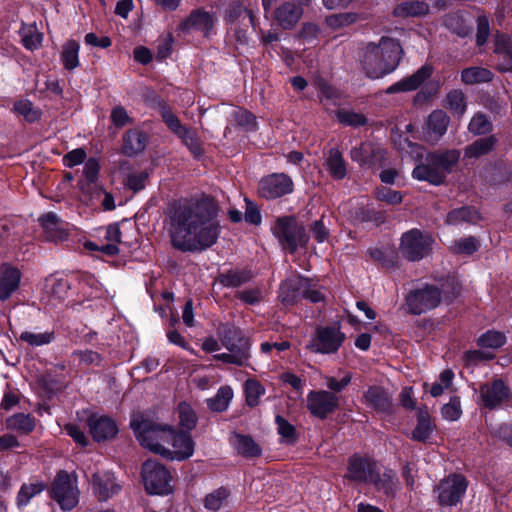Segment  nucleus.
<instances>
[{"label":"nucleus","mask_w":512,"mask_h":512,"mask_svg":"<svg viewBox=\"0 0 512 512\" xmlns=\"http://www.w3.org/2000/svg\"><path fill=\"white\" fill-rule=\"evenodd\" d=\"M39 223L44 232L53 239H62L64 235L63 229L59 227L60 219L53 213L48 212L39 218Z\"/></svg>","instance_id":"49530a36"},{"label":"nucleus","mask_w":512,"mask_h":512,"mask_svg":"<svg viewBox=\"0 0 512 512\" xmlns=\"http://www.w3.org/2000/svg\"><path fill=\"white\" fill-rule=\"evenodd\" d=\"M359 14L355 12H344L339 14L330 15L326 18L327 24L334 28H342L345 26H349L358 21Z\"/></svg>","instance_id":"e2e57ef3"},{"label":"nucleus","mask_w":512,"mask_h":512,"mask_svg":"<svg viewBox=\"0 0 512 512\" xmlns=\"http://www.w3.org/2000/svg\"><path fill=\"white\" fill-rule=\"evenodd\" d=\"M87 424L93 439L97 442L110 440L118 433V425L108 416L93 414L88 418Z\"/></svg>","instance_id":"4be33fe9"},{"label":"nucleus","mask_w":512,"mask_h":512,"mask_svg":"<svg viewBox=\"0 0 512 512\" xmlns=\"http://www.w3.org/2000/svg\"><path fill=\"white\" fill-rule=\"evenodd\" d=\"M441 300L447 304L453 303L461 294L462 286L456 277H447L441 283Z\"/></svg>","instance_id":"8fccbe9b"},{"label":"nucleus","mask_w":512,"mask_h":512,"mask_svg":"<svg viewBox=\"0 0 512 512\" xmlns=\"http://www.w3.org/2000/svg\"><path fill=\"white\" fill-rule=\"evenodd\" d=\"M377 464L370 458L353 455L348 460L345 477L351 481L371 483Z\"/></svg>","instance_id":"6ab92c4d"},{"label":"nucleus","mask_w":512,"mask_h":512,"mask_svg":"<svg viewBox=\"0 0 512 512\" xmlns=\"http://www.w3.org/2000/svg\"><path fill=\"white\" fill-rule=\"evenodd\" d=\"M215 15L204 8H196L178 25V31L188 34L192 30L199 31L205 38H209L215 25Z\"/></svg>","instance_id":"2eb2a0df"},{"label":"nucleus","mask_w":512,"mask_h":512,"mask_svg":"<svg viewBox=\"0 0 512 512\" xmlns=\"http://www.w3.org/2000/svg\"><path fill=\"white\" fill-rule=\"evenodd\" d=\"M444 26L460 38H466L473 32V27L468 23L461 11L450 12L444 17Z\"/></svg>","instance_id":"72a5a7b5"},{"label":"nucleus","mask_w":512,"mask_h":512,"mask_svg":"<svg viewBox=\"0 0 512 512\" xmlns=\"http://www.w3.org/2000/svg\"><path fill=\"white\" fill-rule=\"evenodd\" d=\"M100 164L96 158L90 157L84 165L83 174L85 176V182L79 181L78 185L82 192H90L93 186L98 181Z\"/></svg>","instance_id":"ea45409f"},{"label":"nucleus","mask_w":512,"mask_h":512,"mask_svg":"<svg viewBox=\"0 0 512 512\" xmlns=\"http://www.w3.org/2000/svg\"><path fill=\"white\" fill-rule=\"evenodd\" d=\"M179 424L183 429L191 430L195 427L197 418L189 404L182 402L178 405Z\"/></svg>","instance_id":"0e129e2a"},{"label":"nucleus","mask_w":512,"mask_h":512,"mask_svg":"<svg viewBox=\"0 0 512 512\" xmlns=\"http://www.w3.org/2000/svg\"><path fill=\"white\" fill-rule=\"evenodd\" d=\"M434 429L435 425L432 423L428 411L426 409H419L417 412V424L411 433V438L415 441L425 442L430 438Z\"/></svg>","instance_id":"e433bc0d"},{"label":"nucleus","mask_w":512,"mask_h":512,"mask_svg":"<svg viewBox=\"0 0 512 512\" xmlns=\"http://www.w3.org/2000/svg\"><path fill=\"white\" fill-rule=\"evenodd\" d=\"M100 282L89 272H78L73 277V289L77 290L76 298L67 306L80 311L81 308H92V301L101 296Z\"/></svg>","instance_id":"6e6552de"},{"label":"nucleus","mask_w":512,"mask_h":512,"mask_svg":"<svg viewBox=\"0 0 512 512\" xmlns=\"http://www.w3.org/2000/svg\"><path fill=\"white\" fill-rule=\"evenodd\" d=\"M19 34L23 47L29 51L36 50L40 46L43 38L42 34L38 33L36 29L32 27L27 28L24 25L20 29Z\"/></svg>","instance_id":"bf43d9fd"},{"label":"nucleus","mask_w":512,"mask_h":512,"mask_svg":"<svg viewBox=\"0 0 512 512\" xmlns=\"http://www.w3.org/2000/svg\"><path fill=\"white\" fill-rule=\"evenodd\" d=\"M480 396L484 406L494 408L509 399L510 390L502 380H495L481 386Z\"/></svg>","instance_id":"b1692460"},{"label":"nucleus","mask_w":512,"mask_h":512,"mask_svg":"<svg viewBox=\"0 0 512 512\" xmlns=\"http://www.w3.org/2000/svg\"><path fill=\"white\" fill-rule=\"evenodd\" d=\"M48 281L51 282L50 291L52 296L59 300L66 299L73 289V282L67 278H51Z\"/></svg>","instance_id":"680f3d73"},{"label":"nucleus","mask_w":512,"mask_h":512,"mask_svg":"<svg viewBox=\"0 0 512 512\" xmlns=\"http://www.w3.org/2000/svg\"><path fill=\"white\" fill-rule=\"evenodd\" d=\"M335 116L341 125L352 128L363 127L368 122L367 117L364 114L344 108L337 109Z\"/></svg>","instance_id":"c03bdc74"},{"label":"nucleus","mask_w":512,"mask_h":512,"mask_svg":"<svg viewBox=\"0 0 512 512\" xmlns=\"http://www.w3.org/2000/svg\"><path fill=\"white\" fill-rule=\"evenodd\" d=\"M5 425L8 430H12L18 434L25 435L34 430L35 421L28 414L17 413L8 417L5 421Z\"/></svg>","instance_id":"4c0bfd02"},{"label":"nucleus","mask_w":512,"mask_h":512,"mask_svg":"<svg viewBox=\"0 0 512 512\" xmlns=\"http://www.w3.org/2000/svg\"><path fill=\"white\" fill-rule=\"evenodd\" d=\"M481 219V213L475 206L464 205L450 210L446 215L445 223L453 226H457L462 223L474 225Z\"/></svg>","instance_id":"c85d7f7f"},{"label":"nucleus","mask_w":512,"mask_h":512,"mask_svg":"<svg viewBox=\"0 0 512 512\" xmlns=\"http://www.w3.org/2000/svg\"><path fill=\"white\" fill-rule=\"evenodd\" d=\"M142 481L149 494L164 495L171 492L170 472L156 460H147L142 466Z\"/></svg>","instance_id":"1a4fd4ad"},{"label":"nucleus","mask_w":512,"mask_h":512,"mask_svg":"<svg viewBox=\"0 0 512 512\" xmlns=\"http://www.w3.org/2000/svg\"><path fill=\"white\" fill-rule=\"evenodd\" d=\"M506 342V336L499 331L489 330L482 334L477 343L479 346L484 348L497 349L503 346Z\"/></svg>","instance_id":"052dcab7"},{"label":"nucleus","mask_w":512,"mask_h":512,"mask_svg":"<svg viewBox=\"0 0 512 512\" xmlns=\"http://www.w3.org/2000/svg\"><path fill=\"white\" fill-rule=\"evenodd\" d=\"M449 123L450 117L445 111L440 109L432 111L425 123L429 140L439 141L446 134Z\"/></svg>","instance_id":"bb28decb"},{"label":"nucleus","mask_w":512,"mask_h":512,"mask_svg":"<svg viewBox=\"0 0 512 512\" xmlns=\"http://www.w3.org/2000/svg\"><path fill=\"white\" fill-rule=\"evenodd\" d=\"M467 489L466 479L462 475L453 474L442 480L438 487V500L443 506L457 505Z\"/></svg>","instance_id":"dca6fc26"},{"label":"nucleus","mask_w":512,"mask_h":512,"mask_svg":"<svg viewBox=\"0 0 512 512\" xmlns=\"http://www.w3.org/2000/svg\"><path fill=\"white\" fill-rule=\"evenodd\" d=\"M387 212L372 201L358 203L348 211V220L353 226L379 227L387 221Z\"/></svg>","instance_id":"f8f14e48"},{"label":"nucleus","mask_w":512,"mask_h":512,"mask_svg":"<svg viewBox=\"0 0 512 512\" xmlns=\"http://www.w3.org/2000/svg\"><path fill=\"white\" fill-rule=\"evenodd\" d=\"M434 67L431 64H424L412 75L402 78L393 83L385 90L386 94H397L401 92L415 91L421 87L433 74Z\"/></svg>","instance_id":"a211bd4d"},{"label":"nucleus","mask_w":512,"mask_h":512,"mask_svg":"<svg viewBox=\"0 0 512 512\" xmlns=\"http://www.w3.org/2000/svg\"><path fill=\"white\" fill-rule=\"evenodd\" d=\"M54 337L53 332H30L25 331L20 335V339L24 342H27L31 346H40L48 344L52 341Z\"/></svg>","instance_id":"338daca9"},{"label":"nucleus","mask_w":512,"mask_h":512,"mask_svg":"<svg viewBox=\"0 0 512 512\" xmlns=\"http://www.w3.org/2000/svg\"><path fill=\"white\" fill-rule=\"evenodd\" d=\"M250 9L245 7L243 2L241 0H233L231 1L224 13V22L227 25L235 24L237 21H240V19L247 15L248 11Z\"/></svg>","instance_id":"5fc2aeb1"},{"label":"nucleus","mask_w":512,"mask_h":512,"mask_svg":"<svg viewBox=\"0 0 512 512\" xmlns=\"http://www.w3.org/2000/svg\"><path fill=\"white\" fill-rule=\"evenodd\" d=\"M301 6L294 2L286 1L274 11V19L283 30H292L303 15Z\"/></svg>","instance_id":"393cba45"},{"label":"nucleus","mask_w":512,"mask_h":512,"mask_svg":"<svg viewBox=\"0 0 512 512\" xmlns=\"http://www.w3.org/2000/svg\"><path fill=\"white\" fill-rule=\"evenodd\" d=\"M248 347V343L244 342L240 350L234 352L232 348H229V353L216 354L214 358L224 363H231L238 366H242L249 357Z\"/></svg>","instance_id":"4d7b16f0"},{"label":"nucleus","mask_w":512,"mask_h":512,"mask_svg":"<svg viewBox=\"0 0 512 512\" xmlns=\"http://www.w3.org/2000/svg\"><path fill=\"white\" fill-rule=\"evenodd\" d=\"M375 197L377 200L389 205H399L403 201V196L400 191L392 190L385 186L376 188Z\"/></svg>","instance_id":"774afa93"},{"label":"nucleus","mask_w":512,"mask_h":512,"mask_svg":"<svg viewBox=\"0 0 512 512\" xmlns=\"http://www.w3.org/2000/svg\"><path fill=\"white\" fill-rule=\"evenodd\" d=\"M441 302V291L435 285L426 284L423 288L409 292L406 297L408 311L420 315L436 308Z\"/></svg>","instance_id":"ddd939ff"},{"label":"nucleus","mask_w":512,"mask_h":512,"mask_svg":"<svg viewBox=\"0 0 512 512\" xmlns=\"http://www.w3.org/2000/svg\"><path fill=\"white\" fill-rule=\"evenodd\" d=\"M404 56L398 39L383 36L378 44L370 42L364 48L360 63L365 76L371 80L381 79L393 73Z\"/></svg>","instance_id":"7ed1b4c3"},{"label":"nucleus","mask_w":512,"mask_h":512,"mask_svg":"<svg viewBox=\"0 0 512 512\" xmlns=\"http://www.w3.org/2000/svg\"><path fill=\"white\" fill-rule=\"evenodd\" d=\"M499 142L496 135L481 137L468 144L464 149V156L468 159H479L493 152Z\"/></svg>","instance_id":"cd10ccee"},{"label":"nucleus","mask_w":512,"mask_h":512,"mask_svg":"<svg viewBox=\"0 0 512 512\" xmlns=\"http://www.w3.org/2000/svg\"><path fill=\"white\" fill-rule=\"evenodd\" d=\"M293 191L294 182L292 178L283 172L263 176L257 187L258 196L265 200H276L291 194Z\"/></svg>","instance_id":"9b49d317"},{"label":"nucleus","mask_w":512,"mask_h":512,"mask_svg":"<svg viewBox=\"0 0 512 512\" xmlns=\"http://www.w3.org/2000/svg\"><path fill=\"white\" fill-rule=\"evenodd\" d=\"M252 278L253 273L250 269H229L219 273L215 281L226 288H238L251 281Z\"/></svg>","instance_id":"2f4dec72"},{"label":"nucleus","mask_w":512,"mask_h":512,"mask_svg":"<svg viewBox=\"0 0 512 512\" xmlns=\"http://www.w3.org/2000/svg\"><path fill=\"white\" fill-rule=\"evenodd\" d=\"M429 5L424 0L403 1L392 11L397 18L422 17L429 13Z\"/></svg>","instance_id":"473e14b6"},{"label":"nucleus","mask_w":512,"mask_h":512,"mask_svg":"<svg viewBox=\"0 0 512 512\" xmlns=\"http://www.w3.org/2000/svg\"><path fill=\"white\" fill-rule=\"evenodd\" d=\"M345 339L337 325L321 326L307 346L312 352L329 354L336 352Z\"/></svg>","instance_id":"4468645a"},{"label":"nucleus","mask_w":512,"mask_h":512,"mask_svg":"<svg viewBox=\"0 0 512 512\" xmlns=\"http://www.w3.org/2000/svg\"><path fill=\"white\" fill-rule=\"evenodd\" d=\"M157 103L164 124L181 140L182 144L188 148L193 157L199 160L204 154V149L196 131L191 127L183 125L178 116L172 112L171 108L163 99L157 97Z\"/></svg>","instance_id":"423d86ee"},{"label":"nucleus","mask_w":512,"mask_h":512,"mask_svg":"<svg viewBox=\"0 0 512 512\" xmlns=\"http://www.w3.org/2000/svg\"><path fill=\"white\" fill-rule=\"evenodd\" d=\"M233 119L236 125L243 128L246 132L256 131L258 128L255 115L247 109L239 108L234 111Z\"/></svg>","instance_id":"6e6d98bb"},{"label":"nucleus","mask_w":512,"mask_h":512,"mask_svg":"<svg viewBox=\"0 0 512 512\" xmlns=\"http://www.w3.org/2000/svg\"><path fill=\"white\" fill-rule=\"evenodd\" d=\"M445 106L454 116H462L467 109V97L461 89H453L446 95Z\"/></svg>","instance_id":"37998d69"},{"label":"nucleus","mask_w":512,"mask_h":512,"mask_svg":"<svg viewBox=\"0 0 512 512\" xmlns=\"http://www.w3.org/2000/svg\"><path fill=\"white\" fill-rule=\"evenodd\" d=\"M149 135L139 127L128 129L122 136L121 153L135 157L143 153L148 145Z\"/></svg>","instance_id":"412c9836"},{"label":"nucleus","mask_w":512,"mask_h":512,"mask_svg":"<svg viewBox=\"0 0 512 512\" xmlns=\"http://www.w3.org/2000/svg\"><path fill=\"white\" fill-rule=\"evenodd\" d=\"M51 497L63 510L73 509L79 501L77 478L65 471L59 472L52 484Z\"/></svg>","instance_id":"9d476101"},{"label":"nucleus","mask_w":512,"mask_h":512,"mask_svg":"<svg viewBox=\"0 0 512 512\" xmlns=\"http://www.w3.org/2000/svg\"><path fill=\"white\" fill-rule=\"evenodd\" d=\"M44 489L45 484L43 482L22 485L17 496L18 506H26L33 497L40 494Z\"/></svg>","instance_id":"13d9d810"},{"label":"nucleus","mask_w":512,"mask_h":512,"mask_svg":"<svg viewBox=\"0 0 512 512\" xmlns=\"http://www.w3.org/2000/svg\"><path fill=\"white\" fill-rule=\"evenodd\" d=\"M480 248V242L474 236L462 237L454 241L451 251L456 255L471 256Z\"/></svg>","instance_id":"3c124183"},{"label":"nucleus","mask_w":512,"mask_h":512,"mask_svg":"<svg viewBox=\"0 0 512 512\" xmlns=\"http://www.w3.org/2000/svg\"><path fill=\"white\" fill-rule=\"evenodd\" d=\"M434 239L418 228L404 232L400 239V252L409 262H419L432 252Z\"/></svg>","instance_id":"0eeeda50"},{"label":"nucleus","mask_w":512,"mask_h":512,"mask_svg":"<svg viewBox=\"0 0 512 512\" xmlns=\"http://www.w3.org/2000/svg\"><path fill=\"white\" fill-rule=\"evenodd\" d=\"M21 271L10 263L0 265V300L5 301L19 288Z\"/></svg>","instance_id":"5701e85b"},{"label":"nucleus","mask_w":512,"mask_h":512,"mask_svg":"<svg viewBox=\"0 0 512 512\" xmlns=\"http://www.w3.org/2000/svg\"><path fill=\"white\" fill-rule=\"evenodd\" d=\"M13 111L23 116L24 120L30 124L36 123L42 118V111L35 107L29 99H20L14 102Z\"/></svg>","instance_id":"58836bf2"},{"label":"nucleus","mask_w":512,"mask_h":512,"mask_svg":"<svg viewBox=\"0 0 512 512\" xmlns=\"http://www.w3.org/2000/svg\"><path fill=\"white\" fill-rule=\"evenodd\" d=\"M229 491L225 488H218L209 493L204 500V506L210 511H219L228 504Z\"/></svg>","instance_id":"864d4df0"},{"label":"nucleus","mask_w":512,"mask_h":512,"mask_svg":"<svg viewBox=\"0 0 512 512\" xmlns=\"http://www.w3.org/2000/svg\"><path fill=\"white\" fill-rule=\"evenodd\" d=\"M271 231L281 248L290 254L296 253L299 247L306 248L310 240L305 226L292 215L278 217Z\"/></svg>","instance_id":"39448f33"},{"label":"nucleus","mask_w":512,"mask_h":512,"mask_svg":"<svg viewBox=\"0 0 512 512\" xmlns=\"http://www.w3.org/2000/svg\"><path fill=\"white\" fill-rule=\"evenodd\" d=\"M309 278L300 274L294 275L281 282L279 298L285 305H292L303 298L308 287Z\"/></svg>","instance_id":"aec40b11"},{"label":"nucleus","mask_w":512,"mask_h":512,"mask_svg":"<svg viewBox=\"0 0 512 512\" xmlns=\"http://www.w3.org/2000/svg\"><path fill=\"white\" fill-rule=\"evenodd\" d=\"M378 151L372 149L361 143L357 147H353L350 151L352 161L359 164L361 167H372L375 164V157Z\"/></svg>","instance_id":"a18cd8bd"},{"label":"nucleus","mask_w":512,"mask_h":512,"mask_svg":"<svg viewBox=\"0 0 512 512\" xmlns=\"http://www.w3.org/2000/svg\"><path fill=\"white\" fill-rule=\"evenodd\" d=\"M220 206L211 195L173 200L167 208L172 246L183 253L203 252L220 238Z\"/></svg>","instance_id":"f257e3e1"},{"label":"nucleus","mask_w":512,"mask_h":512,"mask_svg":"<svg viewBox=\"0 0 512 512\" xmlns=\"http://www.w3.org/2000/svg\"><path fill=\"white\" fill-rule=\"evenodd\" d=\"M468 130L474 136L487 135L493 131V124L486 114L477 112L470 120Z\"/></svg>","instance_id":"603ef678"},{"label":"nucleus","mask_w":512,"mask_h":512,"mask_svg":"<svg viewBox=\"0 0 512 512\" xmlns=\"http://www.w3.org/2000/svg\"><path fill=\"white\" fill-rule=\"evenodd\" d=\"M233 398V390L229 386H222L218 389L217 394L207 400V405L212 411H225Z\"/></svg>","instance_id":"09e8293b"},{"label":"nucleus","mask_w":512,"mask_h":512,"mask_svg":"<svg viewBox=\"0 0 512 512\" xmlns=\"http://www.w3.org/2000/svg\"><path fill=\"white\" fill-rule=\"evenodd\" d=\"M159 315L166 320H180L179 313L174 307V294L170 291H163L161 293V300L158 304Z\"/></svg>","instance_id":"de8ad7c7"},{"label":"nucleus","mask_w":512,"mask_h":512,"mask_svg":"<svg viewBox=\"0 0 512 512\" xmlns=\"http://www.w3.org/2000/svg\"><path fill=\"white\" fill-rule=\"evenodd\" d=\"M93 491L101 501H106L120 490L114 475L110 472H97L92 477Z\"/></svg>","instance_id":"a878e982"},{"label":"nucleus","mask_w":512,"mask_h":512,"mask_svg":"<svg viewBox=\"0 0 512 512\" xmlns=\"http://www.w3.org/2000/svg\"><path fill=\"white\" fill-rule=\"evenodd\" d=\"M339 398L329 391H310L306 398V407L309 412L320 419H324L338 407Z\"/></svg>","instance_id":"f3484780"},{"label":"nucleus","mask_w":512,"mask_h":512,"mask_svg":"<svg viewBox=\"0 0 512 512\" xmlns=\"http://www.w3.org/2000/svg\"><path fill=\"white\" fill-rule=\"evenodd\" d=\"M371 483L387 497H394L400 487L396 473L391 469H384L382 472L377 469Z\"/></svg>","instance_id":"c756f323"},{"label":"nucleus","mask_w":512,"mask_h":512,"mask_svg":"<svg viewBox=\"0 0 512 512\" xmlns=\"http://www.w3.org/2000/svg\"><path fill=\"white\" fill-rule=\"evenodd\" d=\"M264 392V387L258 381L248 379L245 382L246 401L249 406H256Z\"/></svg>","instance_id":"69168bd1"},{"label":"nucleus","mask_w":512,"mask_h":512,"mask_svg":"<svg viewBox=\"0 0 512 512\" xmlns=\"http://www.w3.org/2000/svg\"><path fill=\"white\" fill-rule=\"evenodd\" d=\"M79 50L80 44L74 39L68 40L63 45L60 59L66 70L72 71L79 66Z\"/></svg>","instance_id":"a19ab883"},{"label":"nucleus","mask_w":512,"mask_h":512,"mask_svg":"<svg viewBox=\"0 0 512 512\" xmlns=\"http://www.w3.org/2000/svg\"><path fill=\"white\" fill-rule=\"evenodd\" d=\"M231 441L237 452L244 457H255L261 454L259 445L251 437L235 434Z\"/></svg>","instance_id":"79ce46f5"},{"label":"nucleus","mask_w":512,"mask_h":512,"mask_svg":"<svg viewBox=\"0 0 512 512\" xmlns=\"http://www.w3.org/2000/svg\"><path fill=\"white\" fill-rule=\"evenodd\" d=\"M365 403L379 412H386L391 407L390 395L379 386H371L364 394Z\"/></svg>","instance_id":"f704fd0d"},{"label":"nucleus","mask_w":512,"mask_h":512,"mask_svg":"<svg viewBox=\"0 0 512 512\" xmlns=\"http://www.w3.org/2000/svg\"><path fill=\"white\" fill-rule=\"evenodd\" d=\"M494 73L485 67L471 66L461 71V82L465 85L490 83L494 79Z\"/></svg>","instance_id":"c9c22d12"},{"label":"nucleus","mask_w":512,"mask_h":512,"mask_svg":"<svg viewBox=\"0 0 512 512\" xmlns=\"http://www.w3.org/2000/svg\"><path fill=\"white\" fill-rule=\"evenodd\" d=\"M460 156V150L455 148L428 152L416 163L411 173L412 178L441 186L458 165Z\"/></svg>","instance_id":"20e7f679"},{"label":"nucleus","mask_w":512,"mask_h":512,"mask_svg":"<svg viewBox=\"0 0 512 512\" xmlns=\"http://www.w3.org/2000/svg\"><path fill=\"white\" fill-rule=\"evenodd\" d=\"M324 167L335 181H341L347 176V163L338 148H331L329 150Z\"/></svg>","instance_id":"7c9ffc66"},{"label":"nucleus","mask_w":512,"mask_h":512,"mask_svg":"<svg viewBox=\"0 0 512 512\" xmlns=\"http://www.w3.org/2000/svg\"><path fill=\"white\" fill-rule=\"evenodd\" d=\"M130 427L144 448L169 460L182 461L194 453L195 444L187 432L177 433L172 426L147 415L134 414Z\"/></svg>","instance_id":"f03ea898"}]
</instances>
